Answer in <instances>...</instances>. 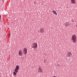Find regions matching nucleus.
<instances>
[{
	"mask_svg": "<svg viewBox=\"0 0 77 77\" xmlns=\"http://www.w3.org/2000/svg\"><path fill=\"white\" fill-rule=\"evenodd\" d=\"M19 69H20V67H19V66H16V68L14 69L15 72L16 73H17L18 71V70H19Z\"/></svg>",
	"mask_w": 77,
	"mask_h": 77,
	"instance_id": "nucleus-3",
	"label": "nucleus"
},
{
	"mask_svg": "<svg viewBox=\"0 0 77 77\" xmlns=\"http://www.w3.org/2000/svg\"><path fill=\"white\" fill-rule=\"evenodd\" d=\"M72 22H73V23H74V20H72Z\"/></svg>",
	"mask_w": 77,
	"mask_h": 77,
	"instance_id": "nucleus-13",
	"label": "nucleus"
},
{
	"mask_svg": "<svg viewBox=\"0 0 77 77\" xmlns=\"http://www.w3.org/2000/svg\"><path fill=\"white\" fill-rule=\"evenodd\" d=\"M64 25H65V26H69V23L68 22H66L64 24Z\"/></svg>",
	"mask_w": 77,
	"mask_h": 77,
	"instance_id": "nucleus-9",
	"label": "nucleus"
},
{
	"mask_svg": "<svg viewBox=\"0 0 77 77\" xmlns=\"http://www.w3.org/2000/svg\"><path fill=\"white\" fill-rule=\"evenodd\" d=\"M52 12L53 13V14H54L55 15H57V13H56V11L54 10Z\"/></svg>",
	"mask_w": 77,
	"mask_h": 77,
	"instance_id": "nucleus-11",
	"label": "nucleus"
},
{
	"mask_svg": "<svg viewBox=\"0 0 77 77\" xmlns=\"http://www.w3.org/2000/svg\"><path fill=\"white\" fill-rule=\"evenodd\" d=\"M27 53V50L26 48H24L23 51V53L24 54H26Z\"/></svg>",
	"mask_w": 77,
	"mask_h": 77,
	"instance_id": "nucleus-5",
	"label": "nucleus"
},
{
	"mask_svg": "<svg viewBox=\"0 0 77 77\" xmlns=\"http://www.w3.org/2000/svg\"><path fill=\"white\" fill-rule=\"evenodd\" d=\"M44 62H45V60H44Z\"/></svg>",
	"mask_w": 77,
	"mask_h": 77,
	"instance_id": "nucleus-15",
	"label": "nucleus"
},
{
	"mask_svg": "<svg viewBox=\"0 0 77 77\" xmlns=\"http://www.w3.org/2000/svg\"><path fill=\"white\" fill-rule=\"evenodd\" d=\"M22 54H23V52L21 51V50H20L19 52V56H21Z\"/></svg>",
	"mask_w": 77,
	"mask_h": 77,
	"instance_id": "nucleus-8",
	"label": "nucleus"
},
{
	"mask_svg": "<svg viewBox=\"0 0 77 77\" xmlns=\"http://www.w3.org/2000/svg\"><path fill=\"white\" fill-rule=\"evenodd\" d=\"M2 17V16H1V15L0 14V20L1 19V17Z\"/></svg>",
	"mask_w": 77,
	"mask_h": 77,
	"instance_id": "nucleus-14",
	"label": "nucleus"
},
{
	"mask_svg": "<svg viewBox=\"0 0 77 77\" xmlns=\"http://www.w3.org/2000/svg\"><path fill=\"white\" fill-rule=\"evenodd\" d=\"M72 3L73 4H75L76 2H75V0H71Z\"/></svg>",
	"mask_w": 77,
	"mask_h": 77,
	"instance_id": "nucleus-10",
	"label": "nucleus"
},
{
	"mask_svg": "<svg viewBox=\"0 0 77 77\" xmlns=\"http://www.w3.org/2000/svg\"><path fill=\"white\" fill-rule=\"evenodd\" d=\"M13 74L14 75H16V73L15 72H13Z\"/></svg>",
	"mask_w": 77,
	"mask_h": 77,
	"instance_id": "nucleus-12",
	"label": "nucleus"
},
{
	"mask_svg": "<svg viewBox=\"0 0 77 77\" xmlns=\"http://www.w3.org/2000/svg\"><path fill=\"white\" fill-rule=\"evenodd\" d=\"M9 37H10V35H9Z\"/></svg>",
	"mask_w": 77,
	"mask_h": 77,
	"instance_id": "nucleus-16",
	"label": "nucleus"
},
{
	"mask_svg": "<svg viewBox=\"0 0 77 77\" xmlns=\"http://www.w3.org/2000/svg\"><path fill=\"white\" fill-rule=\"evenodd\" d=\"M37 47H38V44L35 43H33L32 48H34V49H36Z\"/></svg>",
	"mask_w": 77,
	"mask_h": 77,
	"instance_id": "nucleus-2",
	"label": "nucleus"
},
{
	"mask_svg": "<svg viewBox=\"0 0 77 77\" xmlns=\"http://www.w3.org/2000/svg\"><path fill=\"white\" fill-rule=\"evenodd\" d=\"M38 71L40 73L42 72V71H43L42 69L41 68V67L40 66H39L38 67Z\"/></svg>",
	"mask_w": 77,
	"mask_h": 77,
	"instance_id": "nucleus-4",
	"label": "nucleus"
},
{
	"mask_svg": "<svg viewBox=\"0 0 77 77\" xmlns=\"http://www.w3.org/2000/svg\"><path fill=\"white\" fill-rule=\"evenodd\" d=\"M76 35H73L72 36V40L73 42L75 43L77 41L76 40Z\"/></svg>",
	"mask_w": 77,
	"mask_h": 77,
	"instance_id": "nucleus-1",
	"label": "nucleus"
},
{
	"mask_svg": "<svg viewBox=\"0 0 77 77\" xmlns=\"http://www.w3.org/2000/svg\"><path fill=\"white\" fill-rule=\"evenodd\" d=\"M67 56L68 57H72V54H71V52H68V54H67Z\"/></svg>",
	"mask_w": 77,
	"mask_h": 77,
	"instance_id": "nucleus-6",
	"label": "nucleus"
},
{
	"mask_svg": "<svg viewBox=\"0 0 77 77\" xmlns=\"http://www.w3.org/2000/svg\"><path fill=\"white\" fill-rule=\"evenodd\" d=\"M44 28H42L40 29V32L41 33H44Z\"/></svg>",
	"mask_w": 77,
	"mask_h": 77,
	"instance_id": "nucleus-7",
	"label": "nucleus"
}]
</instances>
